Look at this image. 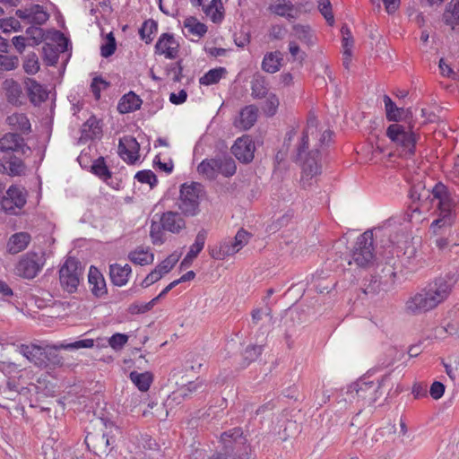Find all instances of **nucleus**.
Instances as JSON below:
<instances>
[{
  "instance_id": "393cba45",
  "label": "nucleus",
  "mask_w": 459,
  "mask_h": 459,
  "mask_svg": "<svg viewBox=\"0 0 459 459\" xmlns=\"http://www.w3.org/2000/svg\"><path fill=\"white\" fill-rule=\"evenodd\" d=\"M142 104V99L131 91L121 97L117 104V110L120 114L131 113L140 109Z\"/></svg>"
},
{
  "instance_id": "603ef678",
  "label": "nucleus",
  "mask_w": 459,
  "mask_h": 459,
  "mask_svg": "<svg viewBox=\"0 0 459 459\" xmlns=\"http://www.w3.org/2000/svg\"><path fill=\"white\" fill-rule=\"evenodd\" d=\"M0 30H3L4 33H9L13 31H22V27L20 22L14 17H8L0 19Z\"/></svg>"
},
{
  "instance_id": "a211bd4d",
  "label": "nucleus",
  "mask_w": 459,
  "mask_h": 459,
  "mask_svg": "<svg viewBox=\"0 0 459 459\" xmlns=\"http://www.w3.org/2000/svg\"><path fill=\"white\" fill-rule=\"evenodd\" d=\"M19 352L36 367L46 368L45 352L46 346L34 343L21 344L18 347Z\"/></svg>"
},
{
  "instance_id": "0eeeda50",
  "label": "nucleus",
  "mask_w": 459,
  "mask_h": 459,
  "mask_svg": "<svg viewBox=\"0 0 459 459\" xmlns=\"http://www.w3.org/2000/svg\"><path fill=\"white\" fill-rule=\"evenodd\" d=\"M201 191L202 186L199 183L192 182L181 185L177 205L184 216L194 217L200 212Z\"/></svg>"
},
{
  "instance_id": "bb28decb",
  "label": "nucleus",
  "mask_w": 459,
  "mask_h": 459,
  "mask_svg": "<svg viewBox=\"0 0 459 459\" xmlns=\"http://www.w3.org/2000/svg\"><path fill=\"white\" fill-rule=\"evenodd\" d=\"M283 61V54L279 51L267 52L262 60L261 68L268 74H275L280 71Z\"/></svg>"
},
{
  "instance_id": "13d9d810",
  "label": "nucleus",
  "mask_w": 459,
  "mask_h": 459,
  "mask_svg": "<svg viewBox=\"0 0 459 459\" xmlns=\"http://www.w3.org/2000/svg\"><path fill=\"white\" fill-rule=\"evenodd\" d=\"M19 65V58L16 56L0 54V67L4 71H12Z\"/></svg>"
},
{
  "instance_id": "f3484780",
  "label": "nucleus",
  "mask_w": 459,
  "mask_h": 459,
  "mask_svg": "<svg viewBox=\"0 0 459 459\" xmlns=\"http://www.w3.org/2000/svg\"><path fill=\"white\" fill-rule=\"evenodd\" d=\"M30 148L25 143L24 138L17 133H6L0 138V152H21L25 154Z\"/></svg>"
},
{
  "instance_id": "8fccbe9b",
  "label": "nucleus",
  "mask_w": 459,
  "mask_h": 459,
  "mask_svg": "<svg viewBox=\"0 0 459 459\" xmlns=\"http://www.w3.org/2000/svg\"><path fill=\"white\" fill-rule=\"evenodd\" d=\"M218 2H221V0H212L210 4L203 7L204 13L209 16L214 23L221 22L224 17L223 13L216 7Z\"/></svg>"
},
{
  "instance_id": "473e14b6",
  "label": "nucleus",
  "mask_w": 459,
  "mask_h": 459,
  "mask_svg": "<svg viewBox=\"0 0 459 459\" xmlns=\"http://www.w3.org/2000/svg\"><path fill=\"white\" fill-rule=\"evenodd\" d=\"M444 22L455 30L459 25V0H451L443 13Z\"/></svg>"
},
{
  "instance_id": "b1692460",
  "label": "nucleus",
  "mask_w": 459,
  "mask_h": 459,
  "mask_svg": "<svg viewBox=\"0 0 459 459\" xmlns=\"http://www.w3.org/2000/svg\"><path fill=\"white\" fill-rule=\"evenodd\" d=\"M31 240V236L25 231L13 234L7 242V251L11 255L18 254L27 248Z\"/></svg>"
},
{
  "instance_id": "f704fd0d",
  "label": "nucleus",
  "mask_w": 459,
  "mask_h": 459,
  "mask_svg": "<svg viewBox=\"0 0 459 459\" xmlns=\"http://www.w3.org/2000/svg\"><path fill=\"white\" fill-rule=\"evenodd\" d=\"M129 378L134 384V385L142 392H146L147 390H149L153 381V376L149 371H145L143 373L132 371L129 374Z\"/></svg>"
},
{
  "instance_id": "4c0bfd02",
  "label": "nucleus",
  "mask_w": 459,
  "mask_h": 459,
  "mask_svg": "<svg viewBox=\"0 0 459 459\" xmlns=\"http://www.w3.org/2000/svg\"><path fill=\"white\" fill-rule=\"evenodd\" d=\"M91 171L97 177H99L100 179H102L104 182H106L108 185H111V183L108 182V179H111L112 173L108 168L105 159L103 157H99L95 160H93Z\"/></svg>"
},
{
  "instance_id": "2f4dec72",
  "label": "nucleus",
  "mask_w": 459,
  "mask_h": 459,
  "mask_svg": "<svg viewBox=\"0 0 459 459\" xmlns=\"http://www.w3.org/2000/svg\"><path fill=\"white\" fill-rule=\"evenodd\" d=\"M269 86L266 78L259 74L253 76L251 81V96L254 99H264L269 93Z\"/></svg>"
},
{
  "instance_id": "58836bf2",
  "label": "nucleus",
  "mask_w": 459,
  "mask_h": 459,
  "mask_svg": "<svg viewBox=\"0 0 459 459\" xmlns=\"http://www.w3.org/2000/svg\"><path fill=\"white\" fill-rule=\"evenodd\" d=\"M438 217L434 220L430 225V230L437 234V231L442 228L451 227L455 219V212H437Z\"/></svg>"
},
{
  "instance_id": "338daca9",
  "label": "nucleus",
  "mask_w": 459,
  "mask_h": 459,
  "mask_svg": "<svg viewBox=\"0 0 459 459\" xmlns=\"http://www.w3.org/2000/svg\"><path fill=\"white\" fill-rule=\"evenodd\" d=\"M287 29L282 25H273L271 28L269 37L272 39L281 40L285 38Z\"/></svg>"
},
{
  "instance_id": "bf43d9fd",
  "label": "nucleus",
  "mask_w": 459,
  "mask_h": 459,
  "mask_svg": "<svg viewBox=\"0 0 459 459\" xmlns=\"http://www.w3.org/2000/svg\"><path fill=\"white\" fill-rule=\"evenodd\" d=\"M158 301H159L158 299L155 297L151 301H149L147 303H143V304L134 303L129 306L128 311L131 314H143V313L150 311Z\"/></svg>"
},
{
  "instance_id": "ddd939ff",
  "label": "nucleus",
  "mask_w": 459,
  "mask_h": 459,
  "mask_svg": "<svg viewBox=\"0 0 459 459\" xmlns=\"http://www.w3.org/2000/svg\"><path fill=\"white\" fill-rule=\"evenodd\" d=\"M27 203V191L24 187L12 185L2 197L0 210L6 214L16 215V209H22Z\"/></svg>"
},
{
  "instance_id": "5fc2aeb1",
  "label": "nucleus",
  "mask_w": 459,
  "mask_h": 459,
  "mask_svg": "<svg viewBox=\"0 0 459 459\" xmlns=\"http://www.w3.org/2000/svg\"><path fill=\"white\" fill-rule=\"evenodd\" d=\"M117 48L116 39L112 32H109L107 37L105 43L100 47V54L103 57L111 56Z\"/></svg>"
},
{
  "instance_id": "7c9ffc66",
  "label": "nucleus",
  "mask_w": 459,
  "mask_h": 459,
  "mask_svg": "<svg viewBox=\"0 0 459 459\" xmlns=\"http://www.w3.org/2000/svg\"><path fill=\"white\" fill-rule=\"evenodd\" d=\"M197 171L210 180H213L219 175V157L204 160L198 166Z\"/></svg>"
},
{
  "instance_id": "052dcab7",
  "label": "nucleus",
  "mask_w": 459,
  "mask_h": 459,
  "mask_svg": "<svg viewBox=\"0 0 459 459\" xmlns=\"http://www.w3.org/2000/svg\"><path fill=\"white\" fill-rule=\"evenodd\" d=\"M128 335L116 333L108 339L109 346L115 351H120L127 342Z\"/></svg>"
},
{
  "instance_id": "f257e3e1",
  "label": "nucleus",
  "mask_w": 459,
  "mask_h": 459,
  "mask_svg": "<svg viewBox=\"0 0 459 459\" xmlns=\"http://www.w3.org/2000/svg\"><path fill=\"white\" fill-rule=\"evenodd\" d=\"M458 278V274L454 272L435 278L408 299L405 303L406 311L417 316L436 308L447 299Z\"/></svg>"
},
{
  "instance_id": "69168bd1",
  "label": "nucleus",
  "mask_w": 459,
  "mask_h": 459,
  "mask_svg": "<svg viewBox=\"0 0 459 459\" xmlns=\"http://www.w3.org/2000/svg\"><path fill=\"white\" fill-rule=\"evenodd\" d=\"M445 385L439 381H435L430 386L429 394L435 400L441 398L445 393Z\"/></svg>"
},
{
  "instance_id": "ea45409f",
  "label": "nucleus",
  "mask_w": 459,
  "mask_h": 459,
  "mask_svg": "<svg viewBox=\"0 0 459 459\" xmlns=\"http://www.w3.org/2000/svg\"><path fill=\"white\" fill-rule=\"evenodd\" d=\"M184 27L188 33L196 36L198 39L204 37L207 32V26L192 16L184 21Z\"/></svg>"
},
{
  "instance_id": "e433bc0d",
  "label": "nucleus",
  "mask_w": 459,
  "mask_h": 459,
  "mask_svg": "<svg viewBox=\"0 0 459 459\" xmlns=\"http://www.w3.org/2000/svg\"><path fill=\"white\" fill-rule=\"evenodd\" d=\"M409 196L412 203L418 202L420 206H423L430 199V189H427L423 184L419 183L411 187Z\"/></svg>"
},
{
  "instance_id": "6e6552de",
  "label": "nucleus",
  "mask_w": 459,
  "mask_h": 459,
  "mask_svg": "<svg viewBox=\"0 0 459 459\" xmlns=\"http://www.w3.org/2000/svg\"><path fill=\"white\" fill-rule=\"evenodd\" d=\"M94 346L93 339H83L73 342L65 341L55 344L46 345L45 360L46 368H60L64 365V358L58 353L59 350L74 351L80 349L92 348Z\"/></svg>"
},
{
  "instance_id": "4be33fe9",
  "label": "nucleus",
  "mask_w": 459,
  "mask_h": 459,
  "mask_svg": "<svg viewBox=\"0 0 459 459\" xmlns=\"http://www.w3.org/2000/svg\"><path fill=\"white\" fill-rule=\"evenodd\" d=\"M88 281L91 286V293L100 298L107 294L106 281L100 272L93 265L90 267Z\"/></svg>"
},
{
  "instance_id": "1a4fd4ad",
  "label": "nucleus",
  "mask_w": 459,
  "mask_h": 459,
  "mask_svg": "<svg viewBox=\"0 0 459 459\" xmlns=\"http://www.w3.org/2000/svg\"><path fill=\"white\" fill-rule=\"evenodd\" d=\"M46 264L45 252L30 251L22 255L14 267L17 276L27 280L34 279Z\"/></svg>"
},
{
  "instance_id": "423d86ee",
  "label": "nucleus",
  "mask_w": 459,
  "mask_h": 459,
  "mask_svg": "<svg viewBox=\"0 0 459 459\" xmlns=\"http://www.w3.org/2000/svg\"><path fill=\"white\" fill-rule=\"evenodd\" d=\"M351 258L349 264H355L360 268H368L374 264L375 247L372 230H366L357 238Z\"/></svg>"
},
{
  "instance_id": "5701e85b",
  "label": "nucleus",
  "mask_w": 459,
  "mask_h": 459,
  "mask_svg": "<svg viewBox=\"0 0 459 459\" xmlns=\"http://www.w3.org/2000/svg\"><path fill=\"white\" fill-rule=\"evenodd\" d=\"M2 88L8 103L13 106L22 105V102L20 99L22 94V89L18 82L13 79H6L3 82Z\"/></svg>"
},
{
  "instance_id": "a19ab883",
  "label": "nucleus",
  "mask_w": 459,
  "mask_h": 459,
  "mask_svg": "<svg viewBox=\"0 0 459 459\" xmlns=\"http://www.w3.org/2000/svg\"><path fill=\"white\" fill-rule=\"evenodd\" d=\"M158 30V23L152 19H149L143 22L141 28L139 29V35L146 44L151 43L153 40L152 35Z\"/></svg>"
},
{
  "instance_id": "a878e982",
  "label": "nucleus",
  "mask_w": 459,
  "mask_h": 459,
  "mask_svg": "<svg viewBox=\"0 0 459 459\" xmlns=\"http://www.w3.org/2000/svg\"><path fill=\"white\" fill-rule=\"evenodd\" d=\"M131 273L132 269L129 264L122 266L118 264H113L109 265L110 281L116 286L122 287L126 285Z\"/></svg>"
},
{
  "instance_id": "de8ad7c7",
  "label": "nucleus",
  "mask_w": 459,
  "mask_h": 459,
  "mask_svg": "<svg viewBox=\"0 0 459 459\" xmlns=\"http://www.w3.org/2000/svg\"><path fill=\"white\" fill-rule=\"evenodd\" d=\"M23 70L27 74L33 75L39 70V57L36 53L30 52L27 54L23 61Z\"/></svg>"
},
{
  "instance_id": "c756f323",
  "label": "nucleus",
  "mask_w": 459,
  "mask_h": 459,
  "mask_svg": "<svg viewBox=\"0 0 459 459\" xmlns=\"http://www.w3.org/2000/svg\"><path fill=\"white\" fill-rule=\"evenodd\" d=\"M6 123L13 130L20 131L22 134H29L31 131L30 120L23 113H13L8 116Z\"/></svg>"
},
{
  "instance_id": "6ab92c4d",
  "label": "nucleus",
  "mask_w": 459,
  "mask_h": 459,
  "mask_svg": "<svg viewBox=\"0 0 459 459\" xmlns=\"http://www.w3.org/2000/svg\"><path fill=\"white\" fill-rule=\"evenodd\" d=\"M255 145L248 138H238L231 147L234 156L240 161L248 163L254 159Z\"/></svg>"
},
{
  "instance_id": "f03ea898",
  "label": "nucleus",
  "mask_w": 459,
  "mask_h": 459,
  "mask_svg": "<svg viewBox=\"0 0 459 459\" xmlns=\"http://www.w3.org/2000/svg\"><path fill=\"white\" fill-rule=\"evenodd\" d=\"M316 127V119L309 118L307 120V128L302 132L300 143L297 148L296 161L299 162L302 168L301 183L303 187L311 185L310 180L316 175L321 173V166L319 165L320 152L318 149H308L309 134H313Z\"/></svg>"
},
{
  "instance_id": "a18cd8bd",
  "label": "nucleus",
  "mask_w": 459,
  "mask_h": 459,
  "mask_svg": "<svg viewBox=\"0 0 459 459\" xmlns=\"http://www.w3.org/2000/svg\"><path fill=\"white\" fill-rule=\"evenodd\" d=\"M128 258L132 263L140 265L149 264L153 262V255L143 249L130 252Z\"/></svg>"
},
{
  "instance_id": "09e8293b",
  "label": "nucleus",
  "mask_w": 459,
  "mask_h": 459,
  "mask_svg": "<svg viewBox=\"0 0 459 459\" xmlns=\"http://www.w3.org/2000/svg\"><path fill=\"white\" fill-rule=\"evenodd\" d=\"M204 385V381L200 378H196L195 381H190L178 390L179 395L183 399H186L190 397L194 393H196L202 389Z\"/></svg>"
},
{
  "instance_id": "dca6fc26",
  "label": "nucleus",
  "mask_w": 459,
  "mask_h": 459,
  "mask_svg": "<svg viewBox=\"0 0 459 459\" xmlns=\"http://www.w3.org/2000/svg\"><path fill=\"white\" fill-rule=\"evenodd\" d=\"M15 14L18 18L27 21L33 25H43L49 19V13L40 4H32L24 10L17 9Z\"/></svg>"
},
{
  "instance_id": "6e6d98bb",
  "label": "nucleus",
  "mask_w": 459,
  "mask_h": 459,
  "mask_svg": "<svg viewBox=\"0 0 459 459\" xmlns=\"http://www.w3.org/2000/svg\"><path fill=\"white\" fill-rule=\"evenodd\" d=\"M266 97L263 110L266 116L273 117L279 107V99L274 93H269Z\"/></svg>"
},
{
  "instance_id": "72a5a7b5",
  "label": "nucleus",
  "mask_w": 459,
  "mask_h": 459,
  "mask_svg": "<svg viewBox=\"0 0 459 459\" xmlns=\"http://www.w3.org/2000/svg\"><path fill=\"white\" fill-rule=\"evenodd\" d=\"M383 100L385 103V109L386 119L390 122H399L403 120L404 108H398L388 95H384Z\"/></svg>"
},
{
  "instance_id": "c03bdc74",
  "label": "nucleus",
  "mask_w": 459,
  "mask_h": 459,
  "mask_svg": "<svg viewBox=\"0 0 459 459\" xmlns=\"http://www.w3.org/2000/svg\"><path fill=\"white\" fill-rule=\"evenodd\" d=\"M225 72L226 69L224 67L211 69L199 79V82L202 85L215 84L220 82Z\"/></svg>"
},
{
  "instance_id": "c9c22d12",
  "label": "nucleus",
  "mask_w": 459,
  "mask_h": 459,
  "mask_svg": "<svg viewBox=\"0 0 459 459\" xmlns=\"http://www.w3.org/2000/svg\"><path fill=\"white\" fill-rule=\"evenodd\" d=\"M269 11L278 16L285 17L289 20L294 19L295 15L292 13L294 5L290 1L279 0L278 2L270 4Z\"/></svg>"
},
{
  "instance_id": "0e129e2a",
  "label": "nucleus",
  "mask_w": 459,
  "mask_h": 459,
  "mask_svg": "<svg viewBox=\"0 0 459 459\" xmlns=\"http://www.w3.org/2000/svg\"><path fill=\"white\" fill-rule=\"evenodd\" d=\"M178 258L174 255H169L163 260L155 269L160 273L161 276L168 273L177 264Z\"/></svg>"
},
{
  "instance_id": "4d7b16f0",
  "label": "nucleus",
  "mask_w": 459,
  "mask_h": 459,
  "mask_svg": "<svg viewBox=\"0 0 459 459\" xmlns=\"http://www.w3.org/2000/svg\"><path fill=\"white\" fill-rule=\"evenodd\" d=\"M318 10L325 17L329 25L334 22V17L332 12V4L330 0H318Z\"/></svg>"
},
{
  "instance_id": "4468645a",
  "label": "nucleus",
  "mask_w": 459,
  "mask_h": 459,
  "mask_svg": "<svg viewBox=\"0 0 459 459\" xmlns=\"http://www.w3.org/2000/svg\"><path fill=\"white\" fill-rule=\"evenodd\" d=\"M154 53L168 59H175L179 53V43L172 33H162L154 46Z\"/></svg>"
},
{
  "instance_id": "aec40b11",
  "label": "nucleus",
  "mask_w": 459,
  "mask_h": 459,
  "mask_svg": "<svg viewBox=\"0 0 459 459\" xmlns=\"http://www.w3.org/2000/svg\"><path fill=\"white\" fill-rule=\"evenodd\" d=\"M0 165L3 168V173L11 177H20L24 175L26 171V165L23 160L13 154L4 156L0 160Z\"/></svg>"
},
{
  "instance_id": "e2e57ef3",
  "label": "nucleus",
  "mask_w": 459,
  "mask_h": 459,
  "mask_svg": "<svg viewBox=\"0 0 459 459\" xmlns=\"http://www.w3.org/2000/svg\"><path fill=\"white\" fill-rule=\"evenodd\" d=\"M39 25H34L27 28L26 34L30 39L33 40L34 45H39L44 37L43 30L38 27Z\"/></svg>"
},
{
  "instance_id": "412c9836",
  "label": "nucleus",
  "mask_w": 459,
  "mask_h": 459,
  "mask_svg": "<svg viewBox=\"0 0 459 459\" xmlns=\"http://www.w3.org/2000/svg\"><path fill=\"white\" fill-rule=\"evenodd\" d=\"M206 238L207 231L203 229L198 231L195 242L190 246L189 251L180 263L181 269L187 268L192 264L194 259L196 258L199 253L204 249Z\"/></svg>"
},
{
  "instance_id": "79ce46f5",
  "label": "nucleus",
  "mask_w": 459,
  "mask_h": 459,
  "mask_svg": "<svg viewBox=\"0 0 459 459\" xmlns=\"http://www.w3.org/2000/svg\"><path fill=\"white\" fill-rule=\"evenodd\" d=\"M295 37L302 43L307 46L314 44V35L309 26L302 24H295L292 27Z\"/></svg>"
},
{
  "instance_id": "7ed1b4c3",
  "label": "nucleus",
  "mask_w": 459,
  "mask_h": 459,
  "mask_svg": "<svg viewBox=\"0 0 459 459\" xmlns=\"http://www.w3.org/2000/svg\"><path fill=\"white\" fill-rule=\"evenodd\" d=\"M186 228V221L182 213L168 211L160 214L156 213L150 228V238L153 245H162L165 240L164 231L179 234Z\"/></svg>"
},
{
  "instance_id": "37998d69",
  "label": "nucleus",
  "mask_w": 459,
  "mask_h": 459,
  "mask_svg": "<svg viewBox=\"0 0 459 459\" xmlns=\"http://www.w3.org/2000/svg\"><path fill=\"white\" fill-rule=\"evenodd\" d=\"M43 59L47 65H55L59 58V48L53 43H45L42 48Z\"/></svg>"
},
{
  "instance_id": "9d476101",
  "label": "nucleus",
  "mask_w": 459,
  "mask_h": 459,
  "mask_svg": "<svg viewBox=\"0 0 459 459\" xmlns=\"http://www.w3.org/2000/svg\"><path fill=\"white\" fill-rule=\"evenodd\" d=\"M82 274L81 262L74 257H68L59 269L61 286L69 293L75 292Z\"/></svg>"
},
{
  "instance_id": "3c124183",
  "label": "nucleus",
  "mask_w": 459,
  "mask_h": 459,
  "mask_svg": "<svg viewBox=\"0 0 459 459\" xmlns=\"http://www.w3.org/2000/svg\"><path fill=\"white\" fill-rule=\"evenodd\" d=\"M134 178L140 183L148 184L152 189L158 184L156 175L150 169L138 171L135 174Z\"/></svg>"
},
{
  "instance_id": "49530a36",
  "label": "nucleus",
  "mask_w": 459,
  "mask_h": 459,
  "mask_svg": "<svg viewBox=\"0 0 459 459\" xmlns=\"http://www.w3.org/2000/svg\"><path fill=\"white\" fill-rule=\"evenodd\" d=\"M236 163L230 157H219V174L231 177L236 173Z\"/></svg>"
},
{
  "instance_id": "864d4df0",
  "label": "nucleus",
  "mask_w": 459,
  "mask_h": 459,
  "mask_svg": "<svg viewBox=\"0 0 459 459\" xmlns=\"http://www.w3.org/2000/svg\"><path fill=\"white\" fill-rule=\"evenodd\" d=\"M262 344L248 345L243 352V359L245 361H247V364H249L256 360L257 358L262 354Z\"/></svg>"
},
{
  "instance_id": "c85d7f7f",
  "label": "nucleus",
  "mask_w": 459,
  "mask_h": 459,
  "mask_svg": "<svg viewBox=\"0 0 459 459\" xmlns=\"http://www.w3.org/2000/svg\"><path fill=\"white\" fill-rule=\"evenodd\" d=\"M258 108L255 105L246 106L239 113L238 126L244 130L250 129L257 120Z\"/></svg>"
},
{
  "instance_id": "f8f14e48",
  "label": "nucleus",
  "mask_w": 459,
  "mask_h": 459,
  "mask_svg": "<svg viewBox=\"0 0 459 459\" xmlns=\"http://www.w3.org/2000/svg\"><path fill=\"white\" fill-rule=\"evenodd\" d=\"M386 136L394 143L402 146L410 156L415 154L417 134L411 131H406L400 124H392L386 129Z\"/></svg>"
},
{
  "instance_id": "774afa93",
  "label": "nucleus",
  "mask_w": 459,
  "mask_h": 459,
  "mask_svg": "<svg viewBox=\"0 0 459 459\" xmlns=\"http://www.w3.org/2000/svg\"><path fill=\"white\" fill-rule=\"evenodd\" d=\"M161 274L156 269L152 270L140 283L141 287L147 288L161 279Z\"/></svg>"
},
{
  "instance_id": "680f3d73",
  "label": "nucleus",
  "mask_w": 459,
  "mask_h": 459,
  "mask_svg": "<svg viewBox=\"0 0 459 459\" xmlns=\"http://www.w3.org/2000/svg\"><path fill=\"white\" fill-rule=\"evenodd\" d=\"M250 238L251 234L245 230L244 229H240L238 230L235 238L232 239V244L236 248H238V252L248 243Z\"/></svg>"
},
{
  "instance_id": "20e7f679",
  "label": "nucleus",
  "mask_w": 459,
  "mask_h": 459,
  "mask_svg": "<svg viewBox=\"0 0 459 459\" xmlns=\"http://www.w3.org/2000/svg\"><path fill=\"white\" fill-rule=\"evenodd\" d=\"M220 454L230 459H249L251 447L240 428H234L221 435Z\"/></svg>"
},
{
  "instance_id": "9b49d317",
  "label": "nucleus",
  "mask_w": 459,
  "mask_h": 459,
  "mask_svg": "<svg viewBox=\"0 0 459 459\" xmlns=\"http://www.w3.org/2000/svg\"><path fill=\"white\" fill-rule=\"evenodd\" d=\"M437 201V210L440 212H455L458 203L457 195L455 191L450 189L442 182H437L430 189L429 203Z\"/></svg>"
},
{
  "instance_id": "cd10ccee",
  "label": "nucleus",
  "mask_w": 459,
  "mask_h": 459,
  "mask_svg": "<svg viewBox=\"0 0 459 459\" xmlns=\"http://www.w3.org/2000/svg\"><path fill=\"white\" fill-rule=\"evenodd\" d=\"M236 253H238V248L233 246L232 238L224 239L219 246H215L210 250V255L216 260H223Z\"/></svg>"
},
{
  "instance_id": "39448f33",
  "label": "nucleus",
  "mask_w": 459,
  "mask_h": 459,
  "mask_svg": "<svg viewBox=\"0 0 459 459\" xmlns=\"http://www.w3.org/2000/svg\"><path fill=\"white\" fill-rule=\"evenodd\" d=\"M389 377L385 375L377 383L369 380V377H364L351 385L347 393L351 397L363 401L364 404L372 405L382 394L381 388L389 380Z\"/></svg>"
},
{
  "instance_id": "2eb2a0df",
  "label": "nucleus",
  "mask_w": 459,
  "mask_h": 459,
  "mask_svg": "<svg viewBox=\"0 0 459 459\" xmlns=\"http://www.w3.org/2000/svg\"><path fill=\"white\" fill-rule=\"evenodd\" d=\"M140 144L131 135H125L119 139L117 153L127 164H134L139 158Z\"/></svg>"
}]
</instances>
